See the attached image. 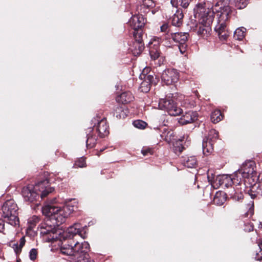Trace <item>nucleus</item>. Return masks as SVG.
I'll list each match as a JSON object with an SVG mask.
<instances>
[{"mask_svg":"<svg viewBox=\"0 0 262 262\" xmlns=\"http://www.w3.org/2000/svg\"><path fill=\"white\" fill-rule=\"evenodd\" d=\"M54 190L51 187L47 179L36 183L35 185L28 184L22 188L21 195L26 202H36L38 200L43 199Z\"/></svg>","mask_w":262,"mask_h":262,"instance_id":"nucleus-1","label":"nucleus"},{"mask_svg":"<svg viewBox=\"0 0 262 262\" xmlns=\"http://www.w3.org/2000/svg\"><path fill=\"white\" fill-rule=\"evenodd\" d=\"M226 181H233V183L239 184L241 182L245 181L248 183L260 182V176L258 174L256 163L253 160H247L242 165L241 168L233 173L232 177L226 176Z\"/></svg>","mask_w":262,"mask_h":262,"instance_id":"nucleus-2","label":"nucleus"},{"mask_svg":"<svg viewBox=\"0 0 262 262\" xmlns=\"http://www.w3.org/2000/svg\"><path fill=\"white\" fill-rule=\"evenodd\" d=\"M56 203V198L50 200L42 207V212L58 226L65 222L66 218L74 211V209L72 207L71 209L69 206L59 207Z\"/></svg>","mask_w":262,"mask_h":262,"instance_id":"nucleus-3","label":"nucleus"},{"mask_svg":"<svg viewBox=\"0 0 262 262\" xmlns=\"http://www.w3.org/2000/svg\"><path fill=\"white\" fill-rule=\"evenodd\" d=\"M195 17L200 18L202 25L199 26L197 30L198 35L207 38L210 35L211 29L210 25L214 19L213 12L209 9H206L204 4H198L194 9Z\"/></svg>","mask_w":262,"mask_h":262,"instance_id":"nucleus-4","label":"nucleus"},{"mask_svg":"<svg viewBox=\"0 0 262 262\" xmlns=\"http://www.w3.org/2000/svg\"><path fill=\"white\" fill-rule=\"evenodd\" d=\"M231 8L229 0H221L212 7L211 11L213 12V17L216 14L218 19V24L215 27L216 32L226 30V21L228 20L231 13Z\"/></svg>","mask_w":262,"mask_h":262,"instance_id":"nucleus-5","label":"nucleus"},{"mask_svg":"<svg viewBox=\"0 0 262 262\" xmlns=\"http://www.w3.org/2000/svg\"><path fill=\"white\" fill-rule=\"evenodd\" d=\"M68 245H62L60 249V252L64 255L73 256V259H76L83 257L85 255H89V244L86 242L79 243L74 241L68 242Z\"/></svg>","mask_w":262,"mask_h":262,"instance_id":"nucleus-6","label":"nucleus"},{"mask_svg":"<svg viewBox=\"0 0 262 262\" xmlns=\"http://www.w3.org/2000/svg\"><path fill=\"white\" fill-rule=\"evenodd\" d=\"M48 217L39 226L40 234L47 242H52L56 241L59 237L61 232L57 229V227Z\"/></svg>","mask_w":262,"mask_h":262,"instance_id":"nucleus-7","label":"nucleus"},{"mask_svg":"<svg viewBox=\"0 0 262 262\" xmlns=\"http://www.w3.org/2000/svg\"><path fill=\"white\" fill-rule=\"evenodd\" d=\"M2 210L3 216L9 224L13 226L19 225L18 207L13 200L6 201L4 203Z\"/></svg>","mask_w":262,"mask_h":262,"instance_id":"nucleus-8","label":"nucleus"},{"mask_svg":"<svg viewBox=\"0 0 262 262\" xmlns=\"http://www.w3.org/2000/svg\"><path fill=\"white\" fill-rule=\"evenodd\" d=\"M225 177L223 178V184H224L226 187L231 185L232 184L234 185L233 187H231L229 189L228 193L230 196L231 198L236 201H239L244 198L243 192L247 193V187L246 186V183L245 181H242L239 184L233 183V181H226L225 180Z\"/></svg>","mask_w":262,"mask_h":262,"instance_id":"nucleus-9","label":"nucleus"},{"mask_svg":"<svg viewBox=\"0 0 262 262\" xmlns=\"http://www.w3.org/2000/svg\"><path fill=\"white\" fill-rule=\"evenodd\" d=\"M92 121L95 124L92 128H94L95 132L98 133L100 138H104L109 134V126L106 119L103 118L99 120L98 117H97L94 118Z\"/></svg>","mask_w":262,"mask_h":262,"instance_id":"nucleus-10","label":"nucleus"},{"mask_svg":"<svg viewBox=\"0 0 262 262\" xmlns=\"http://www.w3.org/2000/svg\"><path fill=\"white\" fill-rule=\"evenodd\" d=\"M159 106L164 109L170 116H178L182 112V110L178 107L172 99L161 100Z\"/></svg>","mask_w":262,"mask_h":262,"instance_id":"nucleus-11","label":"nucleus"},{"mask_svg":"<svg viewBox=\"0 0 262 262\" xmlns=\"http://www.w3.org/2000/svg\"><path fill=\"white\" fill-rule=\"evenodd\" d=\"M179 78V73L173 69H168L164 70L162 75V81L166 85H170L177 82Z\"/></svg>","mask_w":262,"mask_h":262,"instance_id":"nucleus-12","label":"nucleus"},{"mask_svg":"<svg viewBox=\"0 0 262 262\" xmlns=\"http://www.w3.org/2000/svg\"><path fill=\"white\" fill-rule=\"evenodd\" d=\"M171 38L173 40L179 43V49L182 54H183L185 51L187 45L186 42L188 40L189 34L188 33H171Z\"/></svg>","mask_w":262,"mask_h":262,"instance_id":"nucleus-13","label":"nucleus"},{"mask_svg":"<svg viewBox=\"0 0 262 262\" xmlns=\"http://www.w3.org/2000/svg\"><path fill=\"white\" fill-rule=\"evenodd\" d=\"M96 133L94 128L89 127L85 129L86 138L85 143L87 148H92L96 146L98 136L96 135Z\"/></svg>","mask_w":262,"mask_h":262,"instance_id":"nucleus-14","label":"nucleus"},{"mask_svg":"<svg viewBox=\"0 0 262 262\" xmlns=\"http://www.w3.org/2000/svg\"><path fill=\"white\" fill-rule=\"evenodd\" d=\"M249 183L250 186L247 187V193L250 195L252 199L259 198L262 196V186L255 182L254 183Z\"/></svg>","mask_w":262,"mask_h":262,"instance_id":"nucleus-15","label":"nucleus"},{"mask_svg":"<svg viewBox=\"0 0 262 262\" xmlns=\"http://www.w3.org/2000/svg\"><path fill=\"white\" fill-rule=\"evenodd\" d=\"M146 23V19L142 13L135 15L129 21V25L133 29H141Z\"/></svg>","mask_w":262,"mask_h":262,"instance_id":"nucleus-16","label":"nucleus"},{"mask_svg":"<svg viewBox=\"0 0 262 262\" xmlns=\"http://www.w3.org/2000/svg\"><path fill=\"white\" fill-rule=\"evenodd\" d=\"M144 80L140 84L139 90L143 93H147L150 89L151 84L156 83V78L152 75L148 74L144 76Z\"/></svg>","mask_w":262,"mask_h":262,"instance_id":"nucleus-17","label":"nucleus"},{"mask_svg":"<svg viewBox=\"0 0 262 262\" xmlns=\"http://www.w3.org/2000/svg\"><path fill=\"white\" fill-rule=\"evenodd\" d=\"M198 115L196 111H188L183 114L179 120L181 125L191 123L198 119Z\"/></svg>","mask_w":262,"mask_h":262,"instance_id":"nucleus-18","label":"nucleus"},{"mask_svg":"<svg viewBox=\"0 0 262 262\" xmlns=\"http://www.w3.org/2000/svg\"><path fill=\"white\" fill-rule=\"evenodd\" d=\"M134 97L133 94L129 91L124 92L122 93L119 96L117 97V101L123 104H127L133 101Z\"/></svg>","mask_w":262,"mask_h":262,"instance_id":"nucleus-19","label":"nucleus"},{"mask_svg":"<svg viewBox=\"0 0 262 262\" xmlns=\"http://www.w3.org/2000/svg\"><path fill=\"white\" fill-rule=\"evenodd\" d=\"M155 6V4L152 0H143V3L138 8L139 13H146L149 10L152 9Z\"/></svg>","mask_w":262,"mask_h":262,"instance_id":"nucleus-20","label":"nucleus"},{"mask_svg":"<svg viewBox=\"0 0 262 262\" xmlns=\"http://www.w3.org/2000/svg\"><path fill=\"white\" fill-rule=\"evenodd\" d=\"M144 49L143 42L138 41H134L132 45L129 47V51L135 56L139 55Z\"/></svg>","mask_w":262,"mask_h":262,"instance_id":"nucleus-21","label":"nucleus"},{"mask_svg":"<svg viewBox=\"0 0 262 262\" xmlns=\"http://www.w3.org/2000/svg\"><path fill=\"white\" fill-rule=\"evenodd\" d=\"M182 164L188 168H194L197 164V160L195 156H187L182 158Z\"/></svg>","mask_w":262,"mask_h":262,"instance_id":"nucleus-22","label":"nucleus"},{"mask_svg":"<svg viewBox=\"0 0 262 262\" xmlns=\"http://www.w3.org/2000/svg\"><path fill=\"white\" fill-rule=\"evenodd\" d=\"M161 137L168 144L172 143L176 140L173 132L165 128L164 129L162 134L161 135Z\"/></svg>","mask_w":262,"mask_h":262,"instance_id":"nucleus-23","label":"nucleus"},{"mask_svg":"<svg viewBox=\"0 0 262 262\" xmlns=\"http://www.w3.org/2000/svg\"><path fill=\"white\" fill-rule=\"evenodd\" d=\"M183 14L180 10H177L171 18V24L176 27H180L183 22Z\"/></svg>","mask_w":262,"mask_h":262,"instance_id":"nucleus-24","label":"nucleus"},{"mask_svg":"<svg viewBox=\"0 0 262 262\" xmlns=\"http://www.w3.org/2000/svg\"><path fill=\"white\" fill-rule=\"evenodd\" d=\"M226 200V193L222 191H217L216 192L213 200L214 204L222 206L224 204Z\"/></svg>","mask_w":262,"mask_h":262,"instance_id":"nucleus-25","label":"nucleus"},{"mask_svg":"<svg viewBox=\"0 0 262 262\" xmlns=\"http://www.w3.org/2000/svg\"><path fill=\"white\" fill-rule=\"evenodd\" d=\"M127 110L123 106L118 105L114 108L113 115L117 119H124L127 116Z\"/></svg>","mask_w":262,"mask_h":262,"instance_id":"nucleus-26","label":"nucleus"},{"mask_svg":"<svg viewBox=\"0 0 262 262\" xmlns=\"http://www.w3.org/2000/svg\"><path fill=\"white\" fill-rule=\"evenodd\" d=\"M202 148L204 155L210 154L213 150V143L204 138L202 143Z\"/></svg>","mask_w":262,"mask_h":262,"instance_id":"nucleus-27","label":"nucleus"},{"mask_svg":"<svg viewBox=\"0 0 262 262\" xmlns=\"http://www.w3.org/2000/svg\"><path fill=\"white\" fill-rule=\"evenodd\" d=\"M81 226L80 224L76 223L73 226H70L67 229V233L69 234V237L74 235L76 236L77 234L80 235L81 233L80 228Z\"/></svg>","mask_w":262,"mask_h":262,"instance_id":"nucleus-28","label":"nucleus"},{"mask_svg":"<svg viewBox=\"0 0 262 262\" xmlns=\"http://www.w3.org/2000/svg\"><path fill=\"white\" fill-rule=\"evenodd\" d=\"M246 29L243 27L237 28L234 31L233 37L238 40H242L245 37Z\"/></svg>","mask_w":262,"mask_h":262,"instance_id":"nucleus-29","label":"nucleus"},{"mask_svg":"<svg viewBox=\"0 0 262 262\" xmlns=\"http://www.w3.org/2000/svg\"><path fill=\"white\" fill-rule=\"evenodd\" d=\"M172 145L173 150L177 155L180 154L184 148L182 144V141L180 139L174 141L172 143Z\"/></svg>","mask_w":262,"mask_h":262,"instance_id":"nucleus-30","label":"nucleus"},{"mask_svg":"<svg viewBox=\"0 0 262 262\" xmlns=\"http://www.w3.org/2000/svg\"><path fill=\"white\" fill-rule=\"evenodd\" d=\"M223 118V115L220 110H216L212 112L211 120L213 123H216L221 121Z\"/></svg>","mask_w":262,"mask_h":262,"instance_id":"nucleus-31","label":"nucleus"},{"mask_svg":"<svg viewBox=\"0 0 262 262\" xmlns=\"http://www.w3.org/2000/svg\"><path fill=\"white\" fill-rule=\"evenodd\" d=\"M154 46H156L155 48H150L149 54L152 59L156 60L160 56V51L158 46L156 45H154Z\"/></svg>","mask_w":262,"mask_h":262,"instance_id":"nucleus-32","label":"nucleus"},{"mask_svg":"<svg viewBox=\"0 0 262 262\" xmlns=\"http://www.w3.org/2000/svg\"><path fill=\"white\" fill-rule=\"evenodd\" d=\"M219 138V133L214 129L210 130L208 137L205 139L213 143Z\"/></svg>","mask_w":262,"mask_h":262,"instance_id":"nucleus-33","label":"nucleus"},{"mask_svg":"<svg viewBox=\"0 0 262 262\" xmlns=\"http://www.w3.org/2000/svg\"><path fill=\"white\" fill-rule=\"evenodd\" d=\"M39 219L36 215H33L29 219L28 221V229L32 230L36 226V224L38 223Z\"/></svg>","mask_w":262,"mask_h":262,"instance_id":"nucleus-34","label":"nucleus"},{"mask_svg":"<svg viewBox=\"0 0 262 262\" xmlns=\"http://www.w3.org/2000/svg\"><path fill=\"white\" fill-rule=\"evenodd\" d=\"M133 36L135 39L134 41H138L143 42L142 40V36H143V31L141 29H133Z\"/></svg>","mask_w":262,"mask_h":262,"instance_id":"nucleus-35","label":"nucleus"},{"mask_svg":"<svg viewBox=\"0 0 262 262\" xmlns=\"http://www.w3.org/2000/svg\"><path fill=\"white\" fill-rule=\"evenodd\" d=\"M248 3V0H236L234 2V6L238 9H242L246 7Z\"/></svg>","mask_w":262,"mask_h":262,"instance_id":"nucleus-36","label":"nucleus"},{"mask_svg":"<svg viewBox=\"0 0 262 262\" xmlns=\"http://www.w3.org/2000/svg\"><path fill=\"white\" fill-rule=\"evenodd\" d=\"M86 165L85 158L81 157L75 161L73 165V167L75 168L78 167L83 168L86 167Z\"/></svg>","mask_w":262,"mask_h":262,"instance_id":"nucleus-37","label":"nucleus"},{"mask_svg":"<svg viewBox=\"0 0 262 262\" xmlns=\"http://www.w3.org/2000/svg\"><path fill=\"white\" fill-rule=\"evenodd\" d=\"M26 242L25 238V237H22L19 239V245L16 244V248L15 249V251L17 254L20 253L21 251V248L23 247V246L25 245Z\"/></svg>","mask_w":262,"mask_h":262,"instance_id":"nucleus-38","label":"nucleus"},{"mask_svg":"<svg viewBox=\"0 0 262 262\" xmlns=\"http://www.w3.org/2000/svg\"><path fill=\"white\" fill-rule=\"evenodd\" d=\"M133 125L136 128L144 129L146 127L147 123L142 120H138L133 122Z\"/></svg>","mask_w":262,"mask_h":262,"instance_id":"nucleus-39","label":"nucleus"},{"mask_svg":"<svg viewBox=\"0 0 262 262\" xmlns=\"http://www.w3.org/2000/svg\"><path fill=\"white\" fill-rule=\"evenodd\" d=\"M141 153L144 156L152 155L154 154V149L149 146H144L141 150Z\"/></svg>","mask_w":262,"mask_h":262,"instance_id":"nucleus-40","label":"nucleus"},{"mask_svg":"<svg viewBox=\"0 0 262 262\" xmlns=\"http://www.w3.org/2000/svg\"><path fill=\"white\" fill-rule=\"evenodd\" d=\"M218 34V36L221 40H226L228 36H229V32L227 30H223V31H220L218 32H216Z\"/></svg>","mask_w":262,"mask_h":262,"instance_id":"nucleus-41","label":"nucleus"},{"mask_svg":"<svg viewBox=\"0 0 262 262\" xmlns=\"http://www.w3.org/2000/svg\"><path fill=\"white\" fill-rule=\"evenodd\" d=\"M76 259V262H94V260L90 258L89 255H85V256L80 257Z\"/></svg>","mask_w":262,"mask_h":262,"instance_id":"nucleus-42","label":"nucleus"},{"mask_svg":"<svg viewBox=\"0 0 262 262\" xmlns=\"http://www.w3.org/2000/svg\"><path fill=\"white\" fill-rule=\"evenodd\" d=\"M254 228V226L253 224L250 222H247V223H245L244 225V230L246 232H251L253 231Z\"/></svg>","mask_w":262,"mask_h":262,"instance_id":"nucleus-43","label":"nucleus"},{"mask_svg":"<svg viewBox=\"0 0 262 262\" xmlns=\"http://www.w3.org/2000/svg\"><path fill=\"white\" fill-rule=\"evenodd\" d=\"M37 254V251L36 249H32L29 252L30 258L32 260H35L36 258Z\"/></svg>","mask_w":262,"mask_h":262,"instance_id":"nucleus-44","label":"nucleus"},{"mask_svg":"<svg viewBox=\"0 0 262 262\" xmlns=\"http://www.w3.org/2000/svg\"><path fill=\"white\" fill-rule=\"evenodd\" d=\"M247 207L249 208V210L248 211L247 214H250V215H252L254 212V202L253 201H250L249 204L247 205Z\"/></svg>","mask_w":262,"mask_h":262,"instance_id":"nucleus-45","label":"nucleus"},{"mask_svg":"<svg viewBox=\"0 0 262 262\" xmlns=\"http://www.w3.org/2000/svg\"><path fill=\"white\" fill-rule=\"evenodd\" d=\"M161 31L164 33H168L169 31V26L168 24L164 23L160 27Z\"/></svg>","mask_w":262,"mask_h":262,"instance_id":"nucleus-46","label":"nucleus"},{"mask_svg":"<svg viewBox=\"0 0 262 262\" xmlns=\"http://www.w3.org/2000/svg\"><path fill=\"white\" fill-rule=\"evenodd\" d=\"M191 0H180V5L184 8H187Z\"/></svg>","mask_w":262,"mask_h":262,"instance_id":"nucleus-47","label":"nucleus"},{"mask_svg":"<svg viewBox=\"0 0 262 262\" xmlns=\"http://www.w3.org/2000/svg\"><path fill=\"white\" fill-rule=\"evenodd\" d=\"M4 227H5L4 221L2 219H0V232L4 233V231L5 230Z\"/></svg>","mask_w":262,"mask_h":262,"instance_id":"nucleus-48","label":"nucleus"},{"mask_svg":"<svg viewBox=\"0 0 262 262\" xmlns=\"http://www.w3.org/2000/svg\"><path fill=\"white\" fill-rule=\"evenodd\" d=\"M170 3L173 7L176 8L178 7V0H171Z\"/></svg>","mask_w":262,"mask_h":262,"instance_id":"nucleus-49","label":"nucleus"},{"mask_svg":"<svg viewBox=\"0 0 262 262\" xmlns=\"http://www.w3.org/2000/svg\"><path fill=\"white\" fill-rule=\"evenodd\" d=\"M258 246L259 249H260V252L262 254V239L259 241L258 243Z\"/></svg>","mask_w":262,"mask_h":262,"instance_id":"nucleus-50","label":"nucleus"},{"mask_svg":"<svg viewBox=\"0 0 262 262\" xmlns=\"http://www.w3.org/2000/svg\"><path fill=\"white\" fill-rule=\"evenodd\" d=\"M158 8H155L151 10V12L152 14H154L156 13V12L158 11Z\"/></svg>","mask_w":262,"mask_h":262,"instance_id":"nucleus-51","label":"nucleus"},{"mask_svg":"<svg viewBox=\"0 0 262 262\" xmlns=\"http://www.w3.org/2000/svg\"><path fill=\"white\" fill-rule=\"evenodd\" d=\"M3 257H4V256H3V254H2V251H1V250H0V258H3Z\"/></svg>","mask_w":262,"mask_h":262,"instance_id":"nucleus-52","label":"nucleus"},{"mask_svg":"<svg viewBox=\"0 0 262 262\" xmlns=\"http://www.w3.org/2000/svg\"><path fill=\"white\" fill-rule=\"evenodd\" d=\"M229 1H230V6H231V0H229Z\"/></svg>","mask_w":262,"mask_h":262,"instance_id":"nucleus-53","label":"nucleus"}]
</instances>
